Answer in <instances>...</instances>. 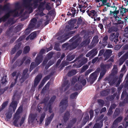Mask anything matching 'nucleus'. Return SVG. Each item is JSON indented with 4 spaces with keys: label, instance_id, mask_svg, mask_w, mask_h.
<instances>
[{
    "label": "nucleus",
    "instance_id": "obj_19",
    "mask_svg": "<svg viewBox=\"0 0 128 128\" xmlns=\"http://www.w3.org/2000/svg\"><path fill=\"white\" fill-rule=\"evenodd\" d=\"M10 17L8 14H6L0 18V23L2 22H5Z\"/></svg>",
    "mask_w": 128,
    "mask_h": 128
},
{
    "label": "nucleus",
    "instance_id": "obj_23",
    "mask_svg": "<svg viewBox=\"0 0 128 128\" xmlns=\"http://www.w3.org/2000/svg\"><path fill=\"white\" fill-rule=\"evenodd\" d=\"M42 55H38L36 58V63L38 65L42 61Z\"/></svg>",
    "mask_w": 128,
    "mask_h": 128
},
{
    "label": "nucleus",
    "instance_id": "obj_57",
    "mask_svg": "<svg viewBox=\"0 0 128 128\" xmlns=\"http://www.w3.org/2000/svg\"><path fill=\"white\" fill-rule=\"evenodd\" d=\"M117 93H114L113 95L110 96L109 97V98L110 100H112L114 99L115 97L116 96Z\"/></svg>",
    "mask_w": 128,
    "mask_h": 128
},
{
    "label": "nucleus",
    "instance_id": "obj_18",
    "mask_svg": "<svg viewBox=\"0 0 128 128\" xmlns=\"http://www.w3.org/2000/svg\"><path fill=\"white\" fill-rule=\"evenodd\" d=\"M70 116V112L68 111H66L64 114L63 117V119L65 122H66L69 119Z\"/></svg>",
    "mask_w": 128,
    "mask_h": 128
},
{
    "label": "nucleus",
    "instance_id": "obj_52",
    "mask_svg": "<svg viewBox=\"0 0 128 128\" xmlns=\"http://www.w3.org/2000/svg\"><path fill=\"white\" fill-rule=\"evenodd\" d=\"M122 119V116H119L116 118L114 121L116 123L118 124V123L120 122Z\"/></svg>",
    "mask_w": 128,
    "mask_h": 128
},
{
    "label": "nucleus",
    "instance_id": "obj_40",
    "mask_svg": "<svg viewBox=\"0 0 128 128\" xmlns=\"http://www.w3.org/2000/svg\"><path fill=\"white\" fill-rule=\"evenodd\" d=\"M48 110H49L48 112L50 113H51L52 112V104H48L46 106V110L47 111Z\"/></svg>",
    "mask_w": 128,
    "mask_h": 128
},
{
    "label": "nucleus",
    "instance_id": "obj_28",
    "mask_svg": "<svg viewBox=\"0 0 128 128\" xmlns=\"http://www.w3.org/2000/svg\"><path fill=\"white\" fill-rule=\"evenodd\" d=\"M14 22L12 18L8 19L7 22H5L4 24V26H8V25L10 24L12 25L14 23Z\"/></svg>",
    "mask_w": 128,
    "mask_h": 128
},
{
    "label": "nucleus",
    "instance_id": "obj_22",
    "mask_svg": "<svg viewBox=\"0 0 128 128\" xmlns=\"http://www.w3.org/2000/svg\"><path fill=\"white\" fill-rule=\"evenodd\" d=\"M118 69L117 66L116 65H114L112 70V72L110 76H116V75L118 72Z\"/></svg>",
    "mask_w": 128,
    "mask_h": 128
},
{
    "label": "nucleus",
    "instance_id": "obj_2",
    "mask_svg": "<svg viewBox=\"0 0 128 128\" xmlns=\"http://www.w3.org/2000/svg\"><path fill=\"white\" fill-rule=\"evenodd\" d=\"M37 19L34 18L31 19L30 23L27 28L26 29L25 32V34L26 35H28L30 32V30L34 28L37 23V26L39 27L42 24V21L39 20L37 22Z\"/></svg>",
    "mask_w": 128,
    "mask_h": 128
},
{
    "label": "nucleus",
    "instance_id": "obj_11",
    "mask_svg": "<svg viewBox=\"0 0 128 128\" xmlns=\"http://www.w3.org/2000/svg\"><path fill=\"white\" fill-rule=\"evenodd\" d=\"M80 39L77 38L70 45V50H72L75 48L79 44L80 42Z\"/></svg>",
    "mask_w": 128,
    "mask_h": 128
},
{
    "label": "nucleus",
    "instance_id": "obj_14",
    "mask_svg": "<svg viewBox=\"0 0 128 128\" xmlns=\"http://www.w3.org/2000/svg\"><path fill=\"white\" fill-rule=\"evenodd\" d=\"M128 52H127L123 55L119 59V65H121L122 64L125 60L128 59Z\"/></svg>",
    "mask_w": 128,
    "mask_h": 128
},
{
    "label": "nucleus",
    "instance_id": "obj_13",
    "mask_svg": "<svg viewBox=\"0 0 128 128\" xmlns=\"http://www.w3.org/2000/svg\"><path fill=\"white\" fill-rule=\"evenodd\" d=\"M97 76L96 75L92 74L88 78H86L88 82H90V84H92L96 80Z\"/></svg>",
    "mask_w": 128,
    "mask_h": 128
},
{
    "label": "nucleus",
    "instance_id": "obj_9",
    "mask_svg": "<svg viewBox=\"0 0 128 128\" xmlns=\"http://www.w3.org/2000/svg\"><path fill=\"white\" fill-rule=\"evenodd\" d=\"M117 78L116 76H110L108 77H106L105 79V80H108L109 82H111V84H114L117 80Z\"/></svg>",
    "mask_w": 128,
    "mask_h": 128
},
{
    "label": "nucleus",
    "instance_id": "obj_17",
    "mask_svg": "<svg viewBox=\"0 0 128 128\" xmlns=\"http://www.w3.org/2000/svg\"><path fill=\"white\" fill-rule=\"evenodd\" d=\"M108 39V36L107 35H106L102 39V43L101 47L104 48L108 44L107 40Z\"/></svg>",
    "mask_w": 128,
    "mask_h": 128
},
{
    "label": "nucleus",
    "instance_id": "obj_8",
    "mask_svg": "<svg viewBox=\"0 0 128 128\" xmlns=\"http://www.w3.org/2000/svg\"><path fill=\"white\" fill-rule=\"evenodd\" d=\"M119 34L118 32H116V34L114 33H111L110 35L109 38L111 41H114L115 43L118 41V37Z\"/></svg>",
    "mask_w": 128,
    "mask_h": 128
},
{
    "label": "nucleus",
    "instance_id": "obj_47",
    "mask_svg": "<svg viewBox=\"0 0 128 128\" xmlns=\"http://www.w3.org/2000/svg\"><path fill=\"white\" fill-rule=\"evenodd\" d=\"M78 95V93L77 92H75L72 93L70 96V98L72 99L76 98V97Z\"/></svg>",
    "mask_w": 128,
    "mask_h": 128
},
{
    "label": "nucleus",
    "instance_id": "obj_1",
    "mask_svg": "<svg viewBox=\"0 0 128 128\" xmlns=\"http://www.w3.org/2000/svg\"><path fill=\"white\" fill-rule=\"evenodd\" d=\"M16 94H14L12 98V101L10 103L8 108V111L5 114L6 118L5 120L7 121L9 120L12 117L13 114L12 108L14 112H15L17 106V103L16 101H14L16 98L17 97Z\"/></svg>",
    "mask_w": 128,
    "mask_h": 128
},
{
    "label": "nucleus",
    "instance_id": "obj_48",
    "mask_svg": "<svg viewBox=\"0 0 128 128\" xmlns=\"http://www.w3.org/2000/svg\"><path fill=\"white\" fill-rule=\"evenodd\" d=\"M98 102L100 106L102 107L104 104V101L101 99H98Z\"/></svg>",
    "mask_w": 128,
    "mask_h": 128
},
{
    "label": "nucleus",
    "instance_id": "obj_49",
    "mask_svg": "<svg viewBox=\"0 0 128 128\" xmlns=\"http://www.w3.org/2000/svg\"><path fill=\"white\" fill-rule=\"evenodd\" d=\"M75 56L74 54H73L70 56H67L66 60L69 61H70L74 59Z\"/></svg>",
    "mask_w": 128,
    "mask_h": 128
},
{
    "label": "nucleus",
    "instance_id": "obj_45",
    "mask_svg": "<svg viewBox=\"0 0 128 128\" xmlns=\"http://www.w3.org/2000/svg\"><path fill=\"white\" fill-rule=\"evenodd\" d=\"M11 10H10L6 14H8L9 15L10 17V13H12L14 14L13 15V16L14 17H16L18 16V10H16L15 11L13 12H10V11Z\"/></svg>",
    "mask_w": 128,
    "mask_h": 128
},
{
    "label": "nucleus",
    "instance_id": "obj_7",
    "mask_svg": "<svg viewBox=\"0 0 128 128\" xmlns=\"http://www.w3.org/2000/svg\"><path fill=\"white\" fill-rule=\"evenodd\" d=\"M77 21L76 19H71L68 22V25L66 26V28L69 30H72L74 26V24Z\"/></svg>",
    "mask_w": 128,
    "mask_h": 128
},
{
    "label": "nucleus",
    "instance_id": "obj_36",
    "mask_svg": "<svg viewBox=\"0 0 128 128\" xmlns=\"http://www.w3.org/2000/svg\"><path fill=\"white\" fill-rule=\"evenodd\" d=\"M30 48L29 46H26L24 48L23 52L24 54L28 53L30 50Z\"/></svg>",
    "mask_w": 128,
    "mask_h": 128
},
{
    "label": "nucleus",
    "instance_id": "obj_63",
    "mask_svg": "<svg viewBox=\"0 0 128 128\" xmlns=\"http://www.w3.org/2000/svg\"><path fill=\"white\" fill-rule=\"evenodd\" d=\"M88 68V66L87 65L84 66L82 68V72L84 71L87 70Z\"/></svg>",
    "mask_w": 128,
    "mask_h": 128
},
{
    "label": "nucleus",
    "instance_id": "obj_59",
    "mask_svg": "<svg viewBox=\"0 0 128 128\" xmlns=\"http://www.w3.org/2000/svg\"><path fill=\"white\" fill-rule=\"evenodd\" d=\"M118 125V124L114 121L112 124L111 126V128H116Z\"/></svg>",
    "mask_w": 128,
    "mask_h": 128
},
{
    "label": "nucleus",
    "instance_id": "obj_20",
    "mask_svg": "<svg viewBox=\"0 0 128 128\" xmlns=\"http://www.w3.org/2000/svg\"><path fill=\"white\" fill-rule=\"evenodd\" d=\"M20 117V116H16L14 115V116L13 119L14 120L13 124L16 127H18L19 124L17 123Z\"/></svg>",
    "mask_w": 128,
    "mask_h": 128
},
{
    "label": "nucleus",
    "instance_id": "obj_58",
    "mask_svg": "<svg viewBox=\"0 0 128 128\" xmlns=\"http://www.w3.org/2000/svg\"><path fill=\"white\" fill-rule=\"evenodd\" d=\"M108 18L105 16L104 18L102 20L103 23L104 24H106V21L108 20Z\"/></svg>",
    "mask_w": 128,
    "mask_h": 128
},
{
    "label": "nucleus",
    "instance_id": "obj_51",
    "mask_svg": "<svg viewBox=\"0 0 128 128\" xmlns=\"http://www.w3.org/2000/svg\"><path fill=\"white\" fill-rule=\"evenodd\" d=\"M45 3L46 2L45 1H44V2H40V3L39 6L38 8V10L40 11V9L42 8L45 4Z\"/></svg>",
    "mask_w": 128,
    "mask_h": 128
},
{
    "label": "nucleus",
    "instance_id": "obj_4",
    "mask_svg": "<svg viewBox=\"0 0 128 128\" xmlns=\"http://www.w3.org/2000/svg\"><path fill=\"white\" fill-rule=\"evenodd\" d=\"M88 61V59L87 58L84 57L80 59V57L78 56L72 62V63H74L78 61V62L75 63L73 65V66L76 68H80L86 63Z\"/></svg>",
    "mask_w": 128,
    "mask_h": 128
},
{
    "label": "nucleus",
    "instance_id": "obj_30",
    "mask_svg": "<svg viewBox=\"0 0 128 128\" xmlns=\"http://www.w3.org/2000/svg\"><path fill=\"white\" fill-rule=\"evenodd\" d=\"M38 65L36 64V63H35L34 62H32L30 66V68L29 69V71L30 72L34 69V68L36 66H37Z\"/></svg>",
    "mask_w": 128,
    "mask_h": 128
},
{
    "label": "nucleus",
    "instance_id": "obj_35",
    "mask_svg": "<svg viewBox=\"0 0 128 128\" xmlns=\"http://www.w3.org/2000/svg\"><path fill=\"white\" fill-rule=\"evenodd\" d=\"M29 36H30V40H34L37 36L36 32L34 31Z\"/></svg>",
    "mask_w": 128,
    "mask_h": 128
},
{
    "label": "nucleus",
    "instance_id": "obj_53",
    "mask_svg": "<svg viewBox=\"0 0 128 128\" xmlns=\"http://www.w3.org/2000/svg\"><path fill=\"white\" fill-rule=\"evenodd\" d=\"M56 98V97L55 96H52L49 101L48 104H52L54 102Z\"/></svg>",
    "mask_w": 128,
    "mask_h": 128
},
{
    "label": "nucleus",
    "instance_id": "obj_24",
    "mask_svg": "<svg viewBox=\"0 0 128 128\" xmlns=\"http://www.w3.org/2000/svg\"><path fill=\"white\" fill-rule=\"evenodd\" d=\"M68 83V80H66L64 81L63 84L62 85V87H64L66 86V88L64 90V92L66 91L70 85V84Z\"/></svg>",
    "mask_w": 128,
    "mask_h": 128
},
{
    "label": "nucleus",
    "instance_id": "obj_54",
    "mask_svg": "<svg viewBox=\"0 0 128 128\" xmlns=\"http://www.w3.org/2000/svg\"><path fill=\"white\" fill-rule=\"evenodd\" d=\"M7 76L6 75L4 76L2 78V82L1 83L3 84H5L6 82H7V80H6V78Z\"/></svg>",
    "mask_w": 128,
    "mask_h": 128
},
{
    "label": "nucleus",
    "instance_id": "obj_15",
    "mask_svg": "<svg viewBox=\"0 0 128 128\" xmlns=\"http://www.w3.org/2000/svg\"><path fill=\"white\" fill-rule=\"evenodd\" d=\"M42 77V75L41 74H39L36 76L34 80V87H36L37 86Z\"/></svg>",
    "mask_w": 128,
    "mask_h": 128
},
{
    "label": "nucleus",
    "instance_id": "obj_64",
    "mask_svg": "<svg viewBox=\"0 0 128 128\" xmlns=\"http://www.w3.org/2000/svg\"><path fill=\"white\" fill-rule=\"evenodd\" d=\"M54 114L53 113H52L50 116L48 117L47 118V120H49L50 121H51L52 120L53 118L54 117Z\"/></svg>",
    "mask_w": 128,
    "mask_h": 128
},
{
    "label": "nucleus",
    "instance_id": "obj_31",
    "mask_svg": "<svg viewBox=\"0 0 128 128\" xmlns=\"http://www.w3.org/2000/svg\"><path fill=\"white\" fill-rule=\"evenodd\" d=\"M46 102V101L45 99H44L39 104L38 106V112H40L42 109V108L40 107L41 106V104H43L45 103Z\"/></svg>",
    "mask_w": 128,
    "mask_h": 128
},
{
    "label": "nucleus",
    "instance_id": "obj_12",
    "mask_svg": "<svg viewBox=\"0 0 128 128\" xmlns=\"http://www.w3.org/2000/svg\"><path fill=\"white\" fill-rule=\"evenodd\" d=\"M112 51L111 50H106L104 53L103 55L105 58L104 60H107L111 56Z\"/></svg>",
    "mask_w": 128,
    "mask_h": 128
},
{
    "label": "nucleus",
    "instance_id": "obj_39",
    "mask_svg": "<svg viewBox=\"0 0 128 128\" xmlns=\"http://www.w3.org/2000/svg\"><path fill=\"white\" fill-rule=\"evenodd\" d=\"M120 11L121 14L123 15L124 14L126 13L128 10L126 8H123V6H122L120 8Z\"/></svg>",
    "mask_w": 128,
    "mask_h": 128
},
{
    "label": "nucleus",
    "instance_id": "obj_56",
    "mask_svg": "<svg viewBox=\"0 0 128 128\" xmlns=\"http://www.w3.org/2000/svg\"><path fill=\"white\" fill-rule=\"evenodd\" d=\"M25 38V36L24 35L21 36L17 40V41L18 42L22 41Z\"/></svg>",
    "mask_w": 128,
    "mask_h": 128
},
{
    "label": "nucleus",
    "instance_id": "obj_10",
    "mask_svg": "<svg viewBox=\"0 0 128 128\" xmlns=\"http://www.w3.org/2000/svg\"><path fill=\"white\" fill-rule=\"evenodd\" d=\"M28 71V68H26L23 70L22 76L20 79V80H22V82L28 77L29 74L28 73H27Z\"/></svg>",
    "mask_w": 128,
    "mask_h": 128
},
{
    "label": "nucleus",
    "instance_id": "obj_34",
    "mask_svg": "<svg viewBox=\"0 0 128 128\" xmlns=\"http://www.w3.org/2000/svg\"><path fill=\"white\" fill-rule=\"evenodd\" d=\"M8 101H6L3 103L1 105V106L0 107V112L8 104Z\"/></svg>",
    "mask_w": 128,
    "mask_h": 128
},
{
    "label": "nucleus",
    "instance_id": "obj_61",
    "mask_svg": "<svg viewBox=\"0 0 128 128\" xmlns=\"http://www.w3.org/2000/svg\"><path fill=\"white\" fill-rule=\"evenodd\" d=\"M126 91H123L122 93L121 97V100H122L125 96L126 94Z\"/></svg>",
    "mask_w": 128,
    "mask_h": 128
},
{
    "label": "nucleus",
    "instance_id": "obj_60",
    "mask_svg": "<svg viewBox=\"0 0 128 128\" xmlns=\"http://www.w3.org/2000/svg\"><path fill=\"white\" fill-rule=\"evenodd\" d=\"M53 54V52H49L48 54L47 57L48 59H50L52 57Z\"/></svg>",
    "mask_w": 128,
    "mask_h": 128
},
{
    "label": "nucleus",
    "instance_id": "obj_16",
    "mask_svg": "<svg viewBox=\"0 0 128 128\" xmlns=\"http://www.w3.org/2000/svg\"><path fill=\"white\" fill-rule=\"evenodd\" d=\"M78 81L79 83H81L83 86H84L86 84V80L84 79V76H80L78 78Z\"/></svg>",
    "mask_w": 128,
    "mask_h": 128
},
{
    "label": "nucleus",
    "instance_id": "obj_37",
    "mask_svg": "<svg viewBox=\"0 0 128 128\" xmlns=\"http://www.w3.org/2000/svg\"><path fill=\"white\" fill-rule=\"evenodd\" d=\"M20 6L19 3H17L16 4L15 6V9L12 10H11L10 12H13L15 11L16 10H19L20 8Z\"/></svg>",
    "mask_w": 128,
    "mask_h": 128
},
{
    "label": "nucleus",
    "instance_id": "obj_38",
    "mask_svg": "<svg viewBox=\"0 0 128 128\" xmlns=\"http://www.w3.org/2000/svg\"><path fill=\"white\" fill-rule=\"evenodd\" d=\"M109 93V92L107 90H102L100 92L101 95L102 96H107Z\"/></svg>",
    "mask_w": 128,
    "mask_h": 128
},
{
    "label": "nucleus",
    "instance_id": "obj_5",
    "mask_svg": "<svg viewBox=\"0 0 128 128\" xmlns=\"http://www.w3.org/2000/svg\"><path fill=\"white\" fill-rule=\"evenodd\" d=\"M68 98H66L62 100L60 103V106H61L60 108L61 111L63 112L66 109L68 106Z\"/></svg>",
    "mask_w": 128,
    "mask_h": 128
},
{
    "label": "nucleus",
    "instance_id": "obj_26",
    "mask_svg": "<svg viewBox=\"0 0 128 128\" xmlns=\"http://www.w3.org/2000/svg\"><path fill=\"white\" fill-rule=\"evenodd\" d=\"M100 123L97 122L95 123L92 128H101L103 126L102 121H100Z\"/></svg>",
    "mask_w": 128,
    "mask_h": 128
},
{
    "label": "nucleus",
    "instance_id": "obj_43",
    "mask_svg": "<svg viewBox=\"0 0 128 128\" xmlns=\"http://www.w3.org/2000/svg\"><path fill=\"white\" fill-rule=\"evenodd\" d=\"M22 108L20 107L15 113L14 116H20V114L22 112Z\"/></svg>",
    "mask_w": 128,
    "mask_h": 128
},
{
    "label": "nucleus",
    "instance_id": "obj_41",
    "mask_svg": "<svg viewBox=\"0 0 128 128\" xmlns=\"http://www.w3.org/2000/svg\"><path fill=\"white\" fill-rule=\"evenodd\" d=\"M23 25L22 24H19L18 26H17L15 28V29L16 30V32H19L21 30V29L22 28L23 26Z\"/></svg>",
    "mask_w": 128,
    "mask_h": 128
},
{
    "label": "nucleus",
    "instance_id": "obj_33",
    "mask_svg": "<svg viewBox=\"0 0 128 128\" xmlns=\"http://www.w3.org/2000/svg\"><path fill=\"white\" fill-rule=\"evenodd\" d=\"M36 117V115L34 114H32L30 117V119H28V122H31V123L33 122L35 120Z\"/></svg>",
    "mask_w": 128,
    "mask_h": 128
},
{
    "label": "nucleus",
    "instance_id": "obj_46",
    "mask_svg": "<svg viewBox=\"0 0 128 128\" xmlns=\"http://www.w3.org/2000/svg\"><path fill=\"white\" fill-rule=\"evenodd\" d=\"M45 116L46 114L44 112L42 114L40 119V124H41L42 122L45 117Z\"/></svg>",
    "mask_w": 128,
    "mask_h": 128
},
{
    "label": "nucleus",
    "instance_id": "obj_50",
    "mask_svg": "<svg viewBox=\"0 0 128 128\" xmlns=\"http://www.w3.org/2000/svg\"><path fill=\"white\" fill-rule=\"evenodd\" d=\"M60 44L58 43H56L54 45V48L57 51H60V49L59 48Z\"/></svg>",
    "mask_w": 128,
    "mask_h": 128
},
{
    "label": "nucleus",
    "instance_id": "obj_42",
    "mask_svg": "<svg viewBox=\"0 0 128 128\" xmlns=\"http://www.w3.org/2000/svg\"><path fill=\"white\" fill-rule=\"evenodd\" d=\"M82 86L79 84H76L74 86V89L76 90H80L82 88Z\"/></svg>",
    "mask_w": 128,
    "mask_h": 128
},
{
    "label": "nucleus",
    "instance_id": "obj_21",
    "mask_svg": "<svg viewBox=\"0 0 128 128\" xmlns=\"http://www.w3.org/2000/svg\"><path fill=\"white\" fill-rule=\"evenodd\" d=\"M70 11L71 12H72V14H71L70 12L69 11L68 12L67 15L70 16L71 17H74L76 13V10L74 8V7H72L71 9V10H70Z\"/></svg>",
    "mask_w": 128,
    "mask_h": 128
},
{
    "label": "nucleus",
    "instance_id": "obj_3",
    "mask_svg": "<svg viewBox=\"0 0 128 128\" xmlns=\"http://www.w3.org/2000/svg\"><path fill=\"white\" fill-rule=\"evenodd\" d=\"M114 60L113 59L110 58L107 62H110V63L106 64H102L100 66L101 68V72L100 73V76L98 79V81L100 80L104 75L106 73L107 70L106 69H109L112 66V62H114Z\"/></svg>",
    "mask_w": 128,
    "mask_h": 128
},
{
    "label": "nucleus",
    "instance_id": "obj_55",
    "mask_svg": "<svg viewBox=\"0 0 128 128\" xmlns=\"http://www.w3.org/2000/svg\"><path fill=\"white\" fill-rule=\"evenodd\" d=\"M100 70L101 71V69L100 70V68H97L95 72L92 73V74L96 75L97 76V75L99 74Z\"/></svg>",
    "mask_w": 128,
    "mask_h": 128
},
{
    "label": "nucleus",
    "instance_id": "obj_25",
    "mask_svg": "<svg viewBox=\"0 0 128 128\" xmlns=\"http://www.w3.org/2000/svg\"><path fill=\"white\" fill-rule=\"evenodd\" d=\"M67 36L66 35H64V34L63 36H59L57 38V39L58 40H61L60 41V43H62L63 42H64L66 40H67L68 38L69 37H66L62 40H61L63 38H65Z\"/></svg>",
    "mask_w": 128,
    "mask_h": 128
},
{
    "label": "nucleus",
    "instance_id": "obj_62",
    "mask_svg": "<svg viewBox=\"0 0 128 128\" xmlns=\"http://www.w3.org/2000/svg\"><path fill=\"white\" fill-rule=\"evenodd\" d=\"M16 49H17L16 48V47H14L12 48L10 52L11 54H15L16 52Z\"/></svg>",
    "mask_w": 128,
    "mask_h": 128
},
{
    "label": "nucleus",
    "instance_id": "obj_6",
    "mask_svg": "<svg viewBox=\"0 0 128 128\" xmlns=\"http://www.w3.org/2000/svg\"><path fill=\"white\" fill-rule=\"evenodd\" d=\"M123 27L122 25H120L116 24L114 26H112L109 27L108 32L109 33H111L113 32H117L119 29H121Z\"/></svg>",
    "mask_w": 128,
    "mask_h": 128
},
{
    "label": "nucleus",
    "instance_id": "obj_29",
    "mask_svg": "<svg viewBox=\"0 0 128 128\" xmlns=\"http://www.w3.org/2000/svg\"><path fill=\"white\" fill-rule=\"evenodd\" d=\"M77 73L76 70L73 69L68 73V76L70 77L75 74Z\"/></svg>",
    "mask_w": 128,
    "mask_h": 128
},
{
    "label": "nucleus",
    "instance_id": "obj_27",
    "mask_svg": "<svg viewBox=\"0 0 128 128\" xmlns=\"http://www.w3.org/2000/svg\"><path fill=\"white\" fill-rule=\"evenodd\" d=\"M90 52L92 54V56H91L92 58H93L98 53L97 49L96 48H94Z\"/></svg>",
    "mask_w": 128,
    "mask_h": 128
},
{
    "label": "nucleus",
    "instance_id": "obj_32",
    "mask_svg": "<svg viewBox=\"0 0 128 128\" xmlns=\"http://www.w3.org/2000/svg\"><path fill=\"white\" fill-rule=\"evenodd\" d=\"M89 118V116L88 115L84 117L82 124V126H84L86 124Z\"/></svg>",
    "mask_w": 128,
    "mask_h": 128
},
{
    "label": "nucleus",
    "instance_id": "obj_44",
    "mask_svg": "<svg viewBox=\"0 0 128 128\" xmlns=\"http://www.w3.org/2000/svg\"><path fill=\"white\" fill-rule=\"evenodd\" d=\"M98 35H96L93 38L92 42H94V43L97 44L98 41Z\"/></svg>",
    "mask_w": 128,
    "mask_h": 128
}]
</instances>
